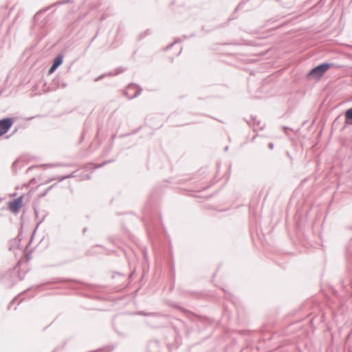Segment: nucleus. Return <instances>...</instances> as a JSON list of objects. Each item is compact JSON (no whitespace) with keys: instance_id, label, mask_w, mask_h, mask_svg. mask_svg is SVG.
I'll return each mask as SVG.
<instances>
[{"instance_id":"f257e3e1","label":"nucleus","mask_w":352,"mask_h":352,"mask_svg":"<svg viewBox=\"0 0 352 352\" xmlns=\"http://www.w3.org/2000/svg\"><path fill=\"white\" fill-rule=\"evenodd\" d=\"M333 65V63H322L312 68L307 74V78L308 80L314 78L320 79L324 76V73Z\"/></svg>"},{"instance_id":"f03ea898","label":"nucleus","mask_w":352,"mask_h":352,"mask_svg":"<svg viewBox=\"0 0 352 352\" xmlns=\"http://www.w3.org/2000/svg\"><path fill=\"white\" fill-rule=\"evenodd\" d=\"M142 89L137 84H129L126 90L124 95L129 99H133L139 96L142 93Z\"/></svg>"},{"instance_id":"7ed1b4c3","label":"nucleus","mask_w":352,"mask_h":352,"mask_svg":"<svg viewBox=\"0 0 352 352\" xmlns=\"http://www.w3.org/2000/svg\"><path fill=\"white\" fill-rule=\"evenodd\" d=\"M15 118H3L0 120V133L4 135L8 132L14 124Z\"/></svg>"},{"instance_id":"20e7f679","label":"nucleus","mask_w":352,"mask_h":352,"mask_svg":"<svg viewBox=\"0 0 352 352\" xmlns=\"http://www.w3.org/2000/svg\"><path fill=\"white\" fill-rule=\"evenodd\" d=\"M23 197L21 195L9 202L8 207L10 211L13 213H17L20 210L23 204Z\"/></svg>"},{"instance_id":"39448f33","label":"nucleus","mask_w":352,"mask_h":352,"mask_svg":"<svg viewBox=\"0 0 352 352\" xmlns=\"http://www.w3.org/2000/svg\"><path fill=\"white\" fill-rule=\"evenodd\" d=\"M71 2V0H64V1H58L56 3V5H63V4H65V3H69ZM55 6V4H53L52 6H50L45 8H43V9H41L39 11H38L35 15L34 16V18H33V21H34V23L35 24L37 23L38 21V17L40 16V14L45 12L46 11L49 10L51 8L54 7Z\"/></svg>"},{"instance_id":"423d86ee","label":"nucleus","mask_w":352,"mask_h":352,"mask_svg":"<svg viewBox=\"0 0 352 352\" xmlns=\"http://www.w3.org/2000/svg\"><path fill=\"white\" fill-rule=\"evenodd\" d=\"M148 352H161L160 350V342L158 340H150L147 345Z\"/></svg>"},{"instance_id":"0eeeda50","label":"nucleus","mask_w":352,"mask_h":352,"mask_svg":"<svg viewBox=\"0 0 352 352\" xmlns=\"http://www.w3.org/2000/svg\"><path fill=\"white\" fill-rule=\"evenodd\" d=\"M345 125H352V107L348 109L344 113Z\"/></svg>"},{"instance_id":"6e6552de","label":"nucleus","mask_w":352,"mask_h":352,"mask_svg":"<svg viewBox=\"0 0 352 352\" xmlns=\"http://www.w3.org/2000/svg\"><path fill=\"white\" fill-rule=\"evenodd\" d=\"M137 314L143 316H151V317H155V318H158L161 316L160 314L157 313V312H146L144 311H140L138 312Z\"/></svg>"},{"instance_id":"1a4fd4ad","label":"nucleus","mask_w":352,"mask_h":352,"mask_svg":"<svg viewBox=\"0 0 352 352\" xmlns=\"http://www.w3.org/2000/svg\"><path fill=\"white\" fill-rule=\"evenodd\" d=\"M63 62V56L62 54L57 55L53 60L52 65L58 67Z\"/></svg>"},{"instance_id":"9d476101","label":"nucleus","mask_w":352,"mask_h":352,"mask_svg":"<svg viewBox=\"0 0 352 352\" xmlns=\"http://www.w3.org/2000/svg\"><path fill=\"white\" fill-rule=\"evenodd\" d=\"M34 211L35 217L38 219V223H37V226H38L40 223H41L43 221V220L45 219V218L46 217V214H44L41 218H39L38 210L35 207H34Z\"/></svg>"},{"instance_id":"9b49d317","label":"nucleus","mask_w":352,"mask_h":352,"mask_svg":"<svg viewBox=\"0 0 352 352\" xmlns=\"http://www.w3.org/2000/svg\"><path fill=\"white\" fill-rule=\"evenodd\" d=\"M76 171H74L72 172L71 174L69 175H65V176H63V177H58V182H60L66 179H68V178H74V177H76Z\"/></svg>"},{"instance_id":"f8f14e48","label":"nucleus","mask_w":352,"mask_h":352,"mask_svg":"<svg viewBox=\"0 0 352 352\" xmlns=\"http://www.w3.org/2000/svg\"><path fill=\"white\" fill-rule=\"evenodd\" d=\"M243 7V4L242 3H239L237 7L235 8L234 12L232 13V14L230 16V17L229 18V21H232L233 19H235V16H234V14L240 9H242V8Z\"/></svg>"},{"instance_id":"ddd939ff","label":"nucleus","mask_w":352,"mask_h":352,"mask_svg":"<svg viewBox=\"0 0 352 352\" xmlns=\"http://www.w3.org/2000/svg\"><path fill=\"white\" fill-rule=\"evenodd\" d=\"M56 184H53V185H52V186H49V187L45 190V192H43L41 195V197H45V196L47 194V192H49L52 188H53L56 186Z\"/></svg>"},{"instance_id":"4468645a","label":"nucleus","mask_w":352,"mask_h":352,"mask_svg":"<svg viewBox=\"0 0 352 352\" xmlns=\"http://www.w3.org/2000/svg\"><path fill=\"white\" fill-rule=\"evenodd\" d=\"M113 160H109V161H104L101 164H97L96 165L95 168H102V166H104L105 164H108V163H110L111 162H113Z\"/></svg>"},{"instance_id":"2eb2a0df","label":"nucleus","mask_w":352,"mask_h":352,"mask_svg":"<svg viewBox=\"0 0 352 352\" xmlns=\"http://www.w3.org/2000/svg\"><path fill=\"white\" fill-rule=\"evenodd\" d=\"M182 41V38H177L174 43L170 44L169 45H168L166 47V50H168V49H170L173 47V46L174 45L175 43H181Z\"/></svg>"},{"instance_id":"dca6fc26","label":"nucleus","mask_w":352,"mask_h":352,"mask_svg":"<svg viewBox=\"0 0 352 352\" xmlns=\"http://www.w3.org/2000/svg\"><path fill=\"white\" fill-rule=\"evenodd\" d=\"M57 68L58 67L56 66H54V65L52 64V65L50 66V67L49 69L48 74H51L54 73L56 70Z\"/></svg>"},{"instance_id":"f3484780","label":"nucleus","mask_w":352,"mask_h":352,"mask_svg":"<svg viewBox=\"0 0 352 352\" xmlns=\"http://www.w3.org/2000/svg\"><path fill=\"white\" fill-rule=\"evenodd\" d=\"M122 72H124V69H122L121 68H118L116 69V73L113 74V75L119 74ZM109 75H113V74L110 73V74H109Z\"/></svg>"},{"instance_id":"a211bd4d","label":"nucleus","mask_w":352,"mask_h":352,"mask_svg":"<svg viewBox=\"0 0 352 352\" xmlns=\"http://www.w3.org/2000/svg\"><path fill=\"white\" fill-rule=\"evenodd\" d=\"M17 299V297H15L8 305V309H10L12 307V305L14 303L15 300Z\"/></svg>"},{"instance_id":"6ab92c4d","label":"nucleus","mask_w":352,"mask_h":352,"mask_svg":"<svg viewBox=\"0 0 352 352\" xmlns=\"http://www.w3.org/2000/svg\"><path fill=\"white\" fill-rule=\"evenodd\" d=\"M106 76H107V74H102V75H100V76H98V78H96L95 79V81L100 80H102V78H104Z\"/></svg>"},{"instance_id":"aec40b11","label":"nucleus","mask_w":352,"mask_h":352,"mask_svg":"<svg viewBox=\"0 0 352 352\" xmlns=\"http://www.w3.org/2000/svg\"><path fill=\"white\" fill-rule=\"evenodd\" d=\"M195 36V33H192V34H190V36L184 35V36H183V37H184V39H187V38H190V37H193V36ZM182 40L183 41V39H182Z\"/></svg>"},{"instance_id":"412c9836","label":"nucleus","mask_w":352,"mask_h":352,"mask_svg":"<svg viewBox=\"0 0 352 352\" xmlns=\"http://www.w3.org/2000/svg\"><path fill=\"white\" fill-rule=\"evenodd\" d=\"M252 120L254 121V124H256L257 126L260 125V121H257L256 118H252Z\"/></svg>"},{"instance_id":"4be33fe9","label":"nucleus","mask_w":352,"mask_h":352,"mask_svg":"<svg viewBox=\"0 0 352 352\" xmlns=\"http://www.w3.org/2000/svg\"><path fill=\"white\" fill-rule=\"evenodd\" d=\"M268 147L270 149L272 150L274 148V144L272 142L269 143Z\"/></svg>"},{"instance_id":"5701e85b","label":"nucleus","mask_w":352,"mask_h":352,"mask_svg":"<svg viewBox=\"0 0 352 352\" xmlns=\"http://www.w3.org/2000/svg\"><path fill=\"white\" fill-rule=\"evenodd\" d=\"M283 129H284V132H285V133H287V131L288 130H292L289 127H287V126H285V127L283 128Z\"/></svg>"},{"instance_id":"b1692460","label":"nucleus","mask_w":352,"mask_h":352,"mask_svg":"<svg viewBox=\"0 0 352 352\" xmlns=\"http://www.w3.org/2000/svg\"><path fill=\"white\" fill-rule=\"evenodd\" d=\"M59 81H60V79H56V80H54V82L58 84V87H60V85H59Z\"/></svg>"},{"instance_id":"393cba45","label":"nucleus","mask_w":352,"mask_h":352,"mask_svg":"<svg viewBox=\"0 0 352 352\" xmlns=\"http://www.w3.org/2000/svg\"><path fill=\"white\" fill-rule=\"evenodd\" d=\"M67 83H65V82H62V84H61V87H62L63 88L66 87H67Z\"/></svg>"},{"instance_id":"a878e982","label":"nucleus","mask_w":352,"mask_h":352,"mask_svg":"<svg viewBox=\"0 0 352 352\" xmlns=\"http://www.w3.org/2000/svg\"><path fill=\"white\" fill-rule=\"evenodd\" d=\"M87 228H85L83 229V230H82V233H83V234H85V233L87 232Z\"/></svg>"},{"instance_id":"bb28decb","label":"nucleus","mask_w":352,"mask_h":352,"mask_svg":"<svg viewBox=\"0 0 352 352\" xmlns=\"http://www.w3.org/2000/svg\"><path fill=\"white\" fill-rule=\"evenodd\" d=\"M177 309H182L183 311H186L185 309H182L180 307H177Z\"/></svg>"},{"instance_id":"cd10ccee","label":"nucleus","mask_w":352,"mask_h":352,"mask_svg":"<svg viewBox=\"0 0 352 352\" xmlns=\"http://www.w3.org/2000/svg\"><path fill=\"white\" fill-rule=\"evenodd\" d=\"M228 146H226V147L224 148V151H228Z\"/></svg>"},{"instance_id":"c85d7f7f","label":"nucleus","mask_w":352,"mask_h":352,"mask_svg":"<svg viewBox=\"0 0 352 352\" xmlns=\"http://www.w3.org/2000/svg\"><path fill=\"white\" fill-rule=\"evenodd\" d=\"M287 156H288L289 158H292V157H291V156H290V155H289V152H287Z\"/></svg>"},{"instance_id":"c756f323","label":"nucleus","mask_w":352,"mask_h":352,"mask_svg":"<svg viewBox=\"0 0 352 352\" xmlns=\"http://www.w3.org/2000/svg\"><path fill=\"white\" fill-rule=\"evenodd\" d=\"M181 52H182V50H180V51L179 52V53L177 54V56H179V55L181 54Z\"/></svg>"},{"instance_id":"7c9ffc66","label":"nucleus","mask_w":352,"mask_h":352,"mask_svg":"<svg viewBox=\"0 0 352 352\" xmlns=\"http://www.w3.org/2000/svg\"><path fill=\"white\" fill-rule=\"evenodd\" d=\"M54 179H51L48 181V182L53 181Z\"/></svg>"},{"instance_id":"2f4dec72","label":"nucleus","mask_w":352,"mask_h":352,"mask_svg":"<svg viewBox=\"0 0 352 352\" xmlns=\"http://www.w3.org/2000/svg\"><path fill=\"white\" fill-rule=\"evenodd\" d=\"M21 301H22V300H20V301L19 302L18 305L21 304Z\"/></svg>"},{"instance_id":"473e14b6","label":"nucleus","mask_w":352,"mask_h":352,"mask_svg":"<svg viewBox=\"0 0 352 352\" xmlns=\"http://www.w3.org/2000/svg\"><path fill=\"white\" fill-rule=\"evenodd\" d=\"M87 178L90 179V176L87 175Z\"/></svg>"},{"instance_id":"72a5a7b5","label":"nucleus","mask_w":352,"mask_h":352,"mask_svg":"<svg viewBox=\"0 0 352 352\" xmlns=\"http://www.w3.org/2000/svg\"><path fill=\"white\" fill-rule=\"evenodd\" d=\"M1 136H3V135L0 133V137H1Z\"/></svg>"}]
</instances>
